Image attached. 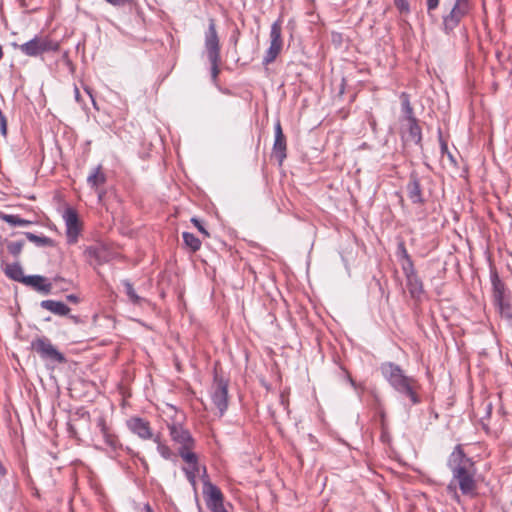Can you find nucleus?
Returning <instances> with one entry per match:
<instances>
[{"label": "nucleus", "instance_id": "obj_21", "mask_svg": "<svg viewBox=\"0 0 512 512\" xmlns=\"http://www.w3.org/2000/svg\"><path fill=\"white\" fill-rule=\"evenodd\" d=\"M105 181H106V176L102 172L101 165H98L96 168H94L87 177V183L92 188H96L99 185L104 184Z\"/></svg>", "mask_w": 512, "mask_h": 512}, {"label": "nucleus", "instance_id": "obj_45", "mask_svg": "<svg viewBox=\"0 0 512 512\" xmlns=\"http://www.w3.org/2000/svg\"><path fill=\"white\" fill-rule=\"evenodd\" d=\"M67 300L70 301V302H74V303H77L78 302V297L74 294H70L67 296Z\"/></svg>", "mask_w": 512, "mask_h": 512}, {"label": "nucleus", "instance_id": "obj_24", "mask_svg": "<svg viewBox=\"0 0 512 512\" xmlns=\"http://www.w3.org/2000/svg\"><path fill=\"white\" fill-rule=\"evenodd\" d=\"M194 447H179L178 454L188 466L199 465L198 456L192 451Z\"/></svg>", "mask_w": 512, "mask_h": 512}, {"label": "nucleus", "instance_id": "obj_1", "mask_svg": "<svg viewBox=\"0 0 512 512\" xmlns=\"http://www.w3.org/2000/svg\"><path fill=\"white\" fill-rule=\"evenodd\" d=\"M447 466L452 473V479L448 484V491L453 493V497L459 502L457 488L461 493L468 497L477 495V469L472 458L468 457L461 445L455 446L448 457Z\"/></svg>", "mask_w": 512, "mask_h": 512}, {"label": "nucleus", "instance_id": "obj_32", "mask_svg": "<svg viewBox=\"0 0 512 512\" xmlns=\"http://www.w3.org/2000/svg\"><path fill=\"white\" fill-rule=\"evenodd\" d=\"M402 270H403L406 278L417 274L415 271V268H414L413 261L410 256H406V259L403 260Z\"/></svg>", "mask_w": 512, "mask_h": 512}, {"label": "nucleus", "instance_id": "obj_7", "mask_svg": "<svg viewBox=\"0 0 512 512\" xmlns=\"http://www.w3.org/2000/svg\"><path fill=\"white\" fill-rule=\"evenodd\" d=\"M210 394L219 415L223 416L228 408V381L215 374Z\"/></svg>", "mask_w": 512, "mask_h": 512}, {"label": "nucleus", "instance_id": "obj_2", "mask_svg": "<svg viewBox=\"0 0 512 512\" xmlns=\"http://www.w3.org/2000/svg\"><path fill=\"white\" fill-rule=\"evenodd\" d=\"M384 379L401 395L409 398L413 405L419 404L421 399L416 392L417 381L407 376L401 367L393 362H384L380 366Z\"/></svg>", "mask_w": 512, "mask_h": 512}, {"label": "nucleus", "instance_id": "obj_10", "mask_svg": "<svg viewBox=\"0 0 512 512\" xmlns=\"http://www.w3.org/2000/svg\"><path fill=\"white\" fill-rule=\"evenodd\" d=\"M171 439L180 445V447H194L195 441L191 433L180 424L168 425Z\"/></svg>", "mask_w": 512, "mask_h": 512}, {"label": "nucleus", "instance_id": "obj_26", "mask_svg": "<svg viewBox=\"0 0 512 512\" xmlns=\"http://www.w3.org/2000/svg\"><path fill=\"white\" fill-rule=\"evenodd\" d=\"M183 472L191 486L195 489L197 485V474L201 472V465L183 467Z\"/></svg>", "mask_w": 512, "mask_h": 512}, {"label": "nucleus", "instance_id": "obj_34", "mask_svg": "<svg viewBox=\"0 0 512 512\" xmlns=\"http://www.w3.org/2000/svg\"><path fill=\"white\" fill-rule=\"evenodd\" d=\"M394 4L400 13L408 14L410 12V5L408 0H394Z\"/></svg>", "mask_w": 512, "mask_h": 512}, {"label": "nucleus", "instance_id": "obj_14", "mask_svg": "<svg viewBox=\"0 0 512 512\" xmlns=\"http://www.w3.org/2000/svg\"><path fill=\"white\" fill-rule=\"evenodd\" d=\"M275 139L273 144V153L281 164L286 158V138L283 134L282 127L278 121L274 127Z\"/></svg>", "mask_w": 512, "mask_h": 512}, {"label": "nucleus", "instance_id": "obj_5", "mask_svg": "<svg viewBox=\"0 0 512 512\" xmlns=\"http://www.w3.org/2000/svg\"><path fill=\"white\" fill-rule=\"evenodd\" d=\"M31 348L44 361L62 364L66 362V358L47 337H37L31 342Z\"/></svg>", "mask_w": 512, "mask_h": 512}, {"label": "nucleus", "instance_id": "obj_16", "mask_svg": "<svg viewBox=\"0 0 512 512\" xmlns=\"http://www.w3.org/2000/svg\"><path fill=\"white\" fill-rule=\"evenodd\" d=\"M23 284L32 287L36 291L43 294H49L52 289V284L41 275H29L25 277Z\"/></svg>", "mask_w": 512, "mask_h": 512}, {"label": "nucleus", "instance_id": "obj_3", "mask_svg": "<svg viewBox=\"0 0 512 512\" xmlns=\"http://www.w3.org/2000/svg\"><path fill=\"white\" fill-rule=\"evenodd\" d=\"M205 49L211 64V76L215 82L219 74L220 43L214 19H209L208 29L205 32Z\"/></svg>", "mask_w": 512, "mask_h": 512}, {"label": "nucleus", "instance_id": "obj_11", "mask_svg": "<svg viewBox=\"0 0 512 512\" xmlns=\"http://www.w3.org/2000/svg\"><path fill=\"white\" fill-rule=\"evenodd\" d=\"M401 134L404 141H412L416 145H420L422 141V130L417 118L401 122Z\"/></svg>", "mask_w": 512, "mask_h": 512}, {"label": "nucleus", "instance_id": "obj_43", "mask_svg": "<svg viewBox=\"0 0 512 512\" xmlns=\"http://www.w3.org/2000/svg\"><path fill=\"white\" fill-rule=\"evenodd\" d=\"M74 95H75V100L80 103L81 95H80V91L77 87L74 88Z\"/></svg>", "mask_w": 512, "mask_h": 512}, {"label": "nucleus", "instance_id": "obj_33", "mask_svg": "<svg viewBox=\"0 0 512 512\" xmlns=\"http://www.w3.org/2000/svg\"><path fill=\"white\" fill-rule=\"evenodd\" d=\"M23 245V241H12L8 243L7 250L13 256H18L22 251Z\"/></svg>", "mask_w": 512, "mask_h": 512}, {"label": "nucleus", "instance_id": "obj_29", "mask_svg": "<svg viewBox=\"0 0 512 512\" xmlns=\"http://www.w3.org/2000/svg\"><path fill=\"white\" fill-rule=\"evenodd\" d=\"M25 235L29 241L35 243L39 247L50 246L53 243L52 239L46 236H38L31 232H26Z\"/></svg>", "mask_w": 512, "mask_h": 512}, {"label": "nucleus", "instance_id": "obj_15", "mask_svg": "<svg viewBox=\"0 0 512 512\" xmlns=\"http://www.w3.org/2000/svg\"><path fill=\"white\" fill-rule=\"evenodd\" d=\"M406 190L407 195L412 203L423 204L425 202L420 181L416 174L412 173L410 175V179L409 182L407 183Z\"/></svg>", "mask_w": 512, "mask_h": 512}, {"label": "nucleus", "instance_id": "obj_13", "mask_svg": "<svg viewBox=\"0 0 512 512\" xmlns=\"http://www.w3.org/2000/svg\"><path fill=\"white\" fill-rule=\"evenodd\" d=\"M203 494L209 509L223 504L224 498L221 490L208 479L203 480Z\"/></svg>", "mask_w": 512, "mask_h": 512}, {"label": "nucleus", "instance_id": "obj_39", "mask_svg": "<svg viewBox=\"0 0 512 512\" xmlns=\"http://www.w3.org/2000/svg\"><path fill=\"white\" fill-rule=\"evenodd\" d=\"M398 249H399V252L401 253V255H402V257H403V260H405V259H406V256H410V255L408 254V252H407V250H406V248H405V246H404V244H403V243H401V244L399 245Z\"/></svg>", "mask_w": 512, "mask_h": 512}, {"label": "nucleus", "instance_id": "obj_20", "mask_svg": "<svg viewBox=\"0 0 512 512\" xmlns=\"http://www.w3.org/2000/svg\"><path fill=\"white\" fill-rule=\"evenodd\" d=\"M494 303L505 299V285L496 272L491 274Z\"/></svg>", "mask_w": 512, "mask_h": 512}, {"label": "nucleus", "instance_id": "obj_37", "mask_svg": "<svg viewBox=\"0 0 512 512\" xmlns=\"http://www.w3.org/2000/svg\"><path fill=\"white\" fill-rule=\"evenodd\" d=\"M373 396H374V399H375L376 407H377V409L380 412L381 419L384 420L385 413L382 410L381 400H380V398H379V396L377 394H374Z\"/></svg>", "mask_w": 512, "mask_h": 512}, {"label": "nucleus", "instance_id": "obj_27", "mask_svg": "<svg viewBox=\"0 0 512 512\" xmlns=\"http://www.w3.org/2000/svg\"><path fill=\"white\" fill-rule=\"evenodd\" d=\"M182 237L185 245L190 248L192 252H196L200 249L201 242L194 234L190 232H183Z\"/></svg>", "mask_w": 512, "mask_h": 512}, {"label": "nucleus", "instance_id": "obj_46", "mask_svg": "<svg viewBox=\"0 0 512 512\" xmlns=\"http://www.w3.org/2000/svg\"><path fill=\"white\" fill-rule=\"evenodd\" d=\"M348 381L349 383L351 384V386L354 388V389H357L358 388V385L356 384V382L352 379L351 376H348Z\"/></svg>", "mask_w": 512, "mask_h": 512}, {"label": "nucleus", "instance_id": "obj_12", "mask_svg": "<svg viewBox=\"0 0 512 512\" xmlns=\"http://www.w3.org/2000/svg\"><path fill=\"white\" fill-rule=\"evenodd\" d=\"M127 427L132 433L136 434L143 440H148L153 437L149 422L143 418L131 417L127 420Z\"/></svg>", "mask_w": 512, "mask_h": 512}, {"label": "nucleus", "instance_id": "obj_28", "mask_svg": "<svg viewBox=\"0 0 512 512\" xmlns=\"http://www.w3.org/2000/svg\"><path fill=\"white\" fill-rule=\"evenodd\" d=\"M101 432L105 443L108 446H110L113 450H117L121 446L117 437L115 435L110 434L104 424L101 425Z\"/></svg>", "mask_w": 512, "mask_h": 512}, {"label": "nucleus", "instance_id": "obj_36", "mask_svg": "<svg viewBox=\"0 0 512 512\" xmlns=\"http://www.w3.org/2000/svg\"><path fill=\"white\" fill-rule=\"evenodd\" d=\"M440 0H426L427 12L430 14L439 6Z\"/></svg>", "mask_w": 512, "mask_h": 512}, {"label": "nucleus", "instance_id": "obj_4", "mask_svg": "<svg viewBox=\"0 0 512 512\" xmlns=\"http://www.w3.org/2000/svg\"><path fill=\"white\" fill-rule=\"evenodd\" d=\"M19 50L26 56L37 57L46 52H55L59 44L48 36H35L33 39L18 46Z\"/></svg>", "mask_w": 512, "mask_h": 512}, {"label": "nucleus", "instance_id": "obj_9", "mask_svg": "<svg viewBox=\"0 0 512 512\" xmlns=\"http://www.w3.org/2000/svg\"><path fill=\"white\" fill-rule=\"evenodd\" d=\"M469 8L454 4L449 14L443 17V30L446 34L452 32L460 23L461 19L468 13Z\"/></svg>", "mask_w": 512, "mask_h": 512}, {"label": "nucleus", "instance_id": "obj_30", "mask_svg": "<svg viewBox=\"0 0 512 512\" xmlns=\"http://www.w3.org/2000/svg\"><path fill=\"white\" fill-rule=\"evenodd\" d=\"M502 317L512 319V304L506 298L495 303Z\"/></svg>", "mask_w": 512, "mask_h": 512}, {"label": "nucleus", "instance_id": "obj_41", "mask_svg": "<svg viewBox=\"0 0 512 512\" xmlns=\"http://www.w3.org/2000/svg\"><path fill=\"white\" fill-rule=\"evenodd\" d=\"M85 91H86V93L89 95V97H90V99H91V101H92L93 106L96 108V101H95V99H94V97H93V95H92V91H91V89H90V88H88V87H86V88H85Z\"/></svg>", "mask_w": 512, "mask_h": 512}, {"label": "nucleus", "instance_id": "obj_18", "mask_svg": "<svg viewBox=\"0 0 512 512\" xmlns=\"http://www.w3.org/2000/svg\"><path fill=\"white\" fill-rule=\"evenodd\" d=\"M400 100H401V111H402V116L400 118V123L401 122H406L408 120H411V119H416L415 115H414V110H413V107L410 103V96L408 93L406 92H402L400 94Z\"/></svg>", "mask_w": 512, "mask_h": 512}, {"label": "nucleus", "instance_id": "obj_42", "mask_svg": "<svg viewBox=\"0 0 512 512\" xmlns=\"http://www.w3.org/2000/svg\"><path fill=\"white\" fill-rule=\"evenodd\" d=\"M201 471H202V475H201L202 481L204 479H208L209 480V476L207 474L206 466H201Z\"/></svg>", "mask_w": 512, "mask_h": 512}, {"label": "nucleus", "instance_id": "obj_22", "mask_svg": "<svg viewBox=\"0 0 512 512\" xmlns=\"http://www.w3.org/2000/svg\"><path fill=\"white\" fill-rule=\"evenodd\" d=\"M5 274L12 280L23 283L25 280L23 269L18 263L8 264L5 268Z\"/></svg>", "mask_w": 512, "mask_h": 512}, {"label": "nucleus", "instance_id": "obj_19", "mask_svg": "<svg viewBox=\"0 0 512 512\" xmlns=\"http://www.w3.org/2000/svg\"><path fill=\"white\" fill-rule=\"evenodd\" d=\"M406 281H407V287H408L411 297L414 299H419L424 292L421 279L416 274V275L407 277Z\"/></svg>", "mask_w": 512, "mask_h": 512}, {"label": "nucleus", "instance_id": "obj_31", "mask_svg": "<svg viewBox=\"0 0 512 512\" xmlns=\"http://www.w3.org/2000/svg\"><path fill=\"white\" fill-rule=\"evenodd\" d=\"M154 442L157 444L158 453L166 460L171 459V457L173 456V452L166 444L160 441L159 436H156L154 438Z\"/></svg>", "mask_w": 512, "mask_h": 512}, {"label": "nucleus", "instance_id": "obj_8", "mask_svg": "<svg viewBox=\"0 0 512 512\" xmlns=\"http://www.w3.org/2000/svg\"><path fill=\"white\" fill-rule=\"evenodd\" d=\"M63 218L66 225V236L69 244L77 242L80 233V222L77 212L74 209L68 208L65 210Z\"/></svg>", "mask_w": 512, "mask_h": 512}, {"label": "nucleus", "instance_id": "obj_40", "mask_svg": "<svg viewBox=\"0 0 512 512\" xmlns=\"http://www.w3.org/2000/svg\"><path fill=\"white\" fill-rule=\"evenodd\" d=\"M210 510L212 512H227V510L225 509L224 505H220V506H215V507H212L210 508Z\"/></svg>", "mask_w": 512, "mask_h": 512}, {"label": "nucleus", "instance_id": "obj_6", "mask_svg": "<svg viewBox=\"0 0 512 512\" xmlns=\"http://www.w3.org/2000/svg\"><path fill=\"white\" fill-rule=\"evenodd\" d=\"M281 24H282L281 20L278 19L271 25L270 46L266 50L265 55L262 60V63L264 65H269L272 62H274L282 50L283 40H282Z\"/></svg>", "mask_w": 512, "mask_h": 512}, {"label": "nucleus", "instance_id": "obj_17", "mask_svg": "<svg viewBox=\"0 0 512 512\" xmlns=\"http://www.w3.org/2000/svg\"><path fill=\"white\" fill-rule=\"evenodd\" d=\"M40 306L58 316H65L70 312V308L61 301L43 300L41 301Z\"/></svg>", "mask_w": 512, "mask_h": 512}, {"label": "nucleus", "instance_id": "obj_47", "mask_svg": "<svg viewBox=\"0 0 512 512\" xmlns=\"http://www.w3.org/2000/svg\"><path fill=\"white\" fill-rule=\"evenodd\" d=\"M70 319H72L75 323H78V322H79V317H78V316L71 315V316H70Z\"/></svg>", "mask_w": 512, "mask_h": 512}, {"label": "nucleus", "instance_id": "obj_38", "mask_svg": "<svg viewBox=\"0 0 512 512\" xmlns=\"http://www.w3.org/2000/svg\"><path fill=\"white\" fill-rule=\"evenodd\" d=\"M107 3L113 6H125L128 0H105Z\"/></svg>", "mask_w": 512, "mask_h": 512}, {"label": "nucleus", "instance_id": "obj_25", "mask_svg": "<svg viewBox=\"0 0 512 512\" xmlns=\"http://www.w3.org/2000/svg\"><path fill=\"white\" fill-rule=\"evenodd\" d=\"M0 218L13 227H26L32 224L31 221L23 219L19 215L14 214H1Z\"/></svg>", "mask_w": 512, "mask_h": 512}, {"label": "nucleus", "instance_id": "obj_44", "mask_svg": "<svg viewBox=\"0 0 512 512\" xmlns=\"http://www.w3.org/2000/svg\"><path fill=\"white\" fill-rule=\"evenodd\" d=\"M455 4H459L462 6H466V8H469V2L468 0H456Z\"/></svg>", "mask_w": 512, "mask_h": 512}, {"label": "nucleus", "instance_id": "obj_23", "mask_svg": "<svg viewBox=\"0 0 512 512\" xmlns=\"http://www.w3.org/2000/svg\"><path fill=\"white\" fill-rule=\"evenodd\" d=\"M122 286L124 287L125 293L127 297L129 298V301L135 305H140L143 301H145L144 298L140 297L136 291L134 290V287L132 283L124 279L121 281Z\"/></svg>", "mask_w": 512, "mask_h": 512}, {"label": "nucleus", "instance_id": "obj_35", "mask_svg": "<svg viewBox=\"0 0 512 512\" xmlns=\"http://www.w3.org/2000/svg\"><path fill=\"white\" fill-rule=\"evenodd\" d=\"M191 222L195 225V227H197L199 232H201L205 236H209V233L206 231L200 220L194 217L191 219Z\"/></svg>", "mask_w": 512, "mask_h": 512}]
</instances>
